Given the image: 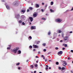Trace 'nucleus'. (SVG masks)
<instances>
[{
  "mask_svg": "<svg viewBox=\"0 0 73 73\" xmlns=\"http://www.w3.org/2000/svg\"><path fill=\"white\" fill-rule=\"evenodd\" d=\"M18 69L19 70H20V67H18Z\"/></svg>",
  "mask_w": 73,
  "mask_h": 73,
  "instance_id": "603ef678",
  "label": "nucleus"
},
{
  "mask_svg": "<svg viewBox=\"0 0 73 73\" xmlns=\"http://www.w3.org/2000/svg\"><path fill=\"white\" fill-rule=\"evenodd\" d=\"M37 66H38L37 64H35V67H37Z\"/></svg>",
  "mask_w": 73,
  "mask_h": 73,
  "instance_id": "e433bc0d",
  "label": "nucleus"
},
{
  "mask_svg": "<svg viewBox=\"0 0 73 73\" xmlns=\"http://www.w3.org/2000/svg\"><path fill=\"white\" fill-rule=\"evenodd\" d=\"M50 53H51V52H49L48 53V54H50Z\"/></svg>",
  "mask_w": 73,
  "mask_h": 73,
  "instance_id": "37998d69",
  "label": "nucleus"
},
{
  "mask_svg": "<svg viewBox=\"0 0 73 73\" xmlns=\"http://www.w3.org/2000/svg\"><path fill=\"white\" fill-rule=\"evenodd\" d=\"M63 62H64L63 64V66H64V67H65L66 68L65 65H67V63H66V62L65 61H63Z\"/></svg>",
  "mask_w": 73,
  "mask_h": 73,
  "instance_id": "7ed1b4c3",
  "label": "nucleus"
},
{
  "mask_svg": "<svg viewBox=\"0 0 73 73\" xmlns=\"http://www.w3.org/2000/svg\"><path fill=\"white\" fill-rule=\"evenodd\" d=\"M63 41L62 40H60V42H62Z\"/></svg>",
  "mask_w": 73,
  "mask_h": 73,
  "instance_id": "09e8293b",
  "label": "nucleus"
},
{
  "mask_svg": "<svg viewBox=\"0 0 73 73\" xmlns=\"http://www.w3.org/2000/svg\"><path fill=\"white\" fill-rule=\"evenodd\" d=\"M41 12H44V9H41Z\"/></svg>",
  "mask_w": 73,
  "mask_h": 73,
  "instance_id": "ea45409f",
  "label": "nucleus"
},
{
  "mask_svg": "<svg viewBox=\"0 0 73 73\" xmlns=\"http://www.w3.org/2000/svg\"><path fill=\"white\" fill-rule=\"evenodd\" d=\"M47 15H48V14H46V16H47Z\"/></svg>",
  "mask_w": 73,
  "mask_h": 73,
  "instance_id": "13d9d810",
  "label": "nucleus"
},
{
  "mask_svg": "<svg viewBox=\"0 0 73 73\" xmlns=\"http://www.w3.org/2000/svg\"><path fill=\"white\" fill-rule=\"evenodd\" d=\"M71 52H72V53H73V50H71Z\"/></svg>",
  "mask_w": 73,
  "mask_h": 73,
  "instance_id": "79ce46f5",
  "label": "nucleus"
},
{
  "mask_svg": "<svg viewBox=\"0 0 73 73\" xmlns=\"http://www.w3.org/2000/svg\"><path fill=\"white\" fill-rule=\"evenodd\" d=\"M40 41H38L36 43L37 44H38L40 43Z\"/></svg>",
  "mask_w": 73,
  "mask_h": 73,
  "instance_id": "c85d7f7f",
  "label": "nucleus"
},
{
  "mask_svg": "<svg viewBox=\"0 0 73 73\" xmlns=\"http://www.w3.org/2000/svg\"><path fill=\"white\" fill-rule=\"evenodd\" d=\"M19 49V47H15L13 50V51L15 53H16L17 51Z\"/></svg>",
  "mask_w": 73,
  "mask_h": 73,
  "instance_id": "f257e3e1",
  "label": "nucleus"
},
{
  "mask_svg": "<svg viewBox=\"0 0 73 73\" xmlns=\"http://www.w3.org/2000/svg\"><path fill=\"white\" fill-rule=\"evenodd\" d=\"M29 38H30V39H32V37L31 36H30L29 37Z\"/></svg>",
  "mask_w": 73,
  "mask_h": 73,
  "instance_id": "58836bf2",
  "label": "nucleus"
},
{
  "mask_svg": "<svg viewBox=\"0 0 73 73\" xmlns=\"http://www.w3.org/2000/svg\"><path fill=\"white\" fill-rule=\"evenodd\" d=\"M50 12H54V11L52 9H50Z\"/></svg>",
  "mask_w": 73,
  "mask_h": 73,
  "instance_id": "b1692460",
  "label": "nucleus"
},
{
  "mask_svg": "<svg viewBox=\"0 0 73 73\" xmlns=\"http://www.w3.org/2000/svg\"><path fill=\"white\" fill-rule=\"evenodd\" d=\"M56 22H58V23H60L62 21V19H60V18H58L56 20Z\"/></svg>",
  "mask_w": 73,
  "mask_h": 73,
  "instance_id": "f03ea898",
  "label": "nucleus"
},
{
  "mask_svg": "<svg viewBox=\"0 0 73 73\" xmlns=\"http://www.w3.org/2000/svg\"><path fill=\"white\" fill-rule=\"evenodd\" d=\"M45 62H46V61H47V59H45Z\"/></svg>",
  "mask_w": 73,
  "mask_h": 73,
  "instance_id": "a19ab883",
  "label": "nucleus"
},
{
  "mask_svg": "<svg viewBox=\"0 0 73 73\" xmlns=\"http://www.w3.org/2000/svg\"><path fill=\"white\" fill-rule=\"evenodd\" d=\"M42 5H44V3H42Z\"/></svg>",
  "mask_w": 73,
  "mask_h": 73,
  "instance_id": "8fccbe9b",
  "label": "nucleus"
},
{
  "mask_svg": "<svg viewBox=\"0 0 73 73\" xmlns=\"http://www.w3.org/2000/svg\"><path fill=\"white\" fill-rule=\"evenodd\" d=\"M30 67H31V68H32V69H33V68H34V66H33V65H31Z\"/></svg>",
  "mask_w": 73,
  "mask_h": 73,
  "instance_id": "aec40b11",
  "label": "nucleus"
},
{
  "mask_svg": "<svg viewBox=\"0 0 73 73\" xmlns=\"http://www.w3.org/2000/svg\"><path fill=\"white\" fill-rule=\"evenodd\" d=\"M16 18H17V19H19V18H20V15L18 14V15H16Z\"/></svg>",
  "mask_w": 73,
  "mask_h": 73,
  "instance_id": "6e6552de",
  "label": "nucleus"
},
{
  "mask_svg": "<svg viewBox=\"0 0 73 73\" xmlns=\"http://www.w3.org/2000/svg\"><path fill=\"white\" fill-rule=\"evenodd\" d=\"M55 49L56 50H58V47H56Z\"/></svg>",
  "mask_w": 73,
  "mask_h": 73,
  "instance_id": "473e14b6",
  "label": "nucleus"
},
{
  "mask_svg": "<svg viewBox=\"0 0 73 73\" xmlns=\"http://www.w3.org/2000/svg\"><path fill=\"white\" fill-rule=\"evenodd\" d=\"M7 49H8V50H9L11 49V47H8L7 48Z\"/></svg>",
  "mask_w": 73,
  "mask_h": 73,
  "instance_id": "2f4dec72",
  "label": "nucleus"
},
{
  "mask_svg": "<svg viewBox=\"0 0 73 73\" xmlns=\"http://www.w3.org/2000/svg\"><path fill=\"white\" fill-rule=\"evenodd\" d=\"M29 48L30 49H31V48H32V46H30Z\"/></svg>",
  "mask_w": 73,
  "mask_h": 73,
  "instance_id": "c756f323",
  "label": "nucleus"
},
{
  "mask_svg": "<svg viewBox=\"0 0 73 73\" xmlns=\"http://www.w3.org/2000/svg\"><path fill=\"white\" fill-rule=\"evenodd\" d=\"M6 7L7 9H9V6H8V5L6 6Z\"/></svg>",
  "mask_w": 73,
  "mask_h": 73,
  "instance_id": "dca6fc26",
  "label": "nucleus"
},
{
  "mask_svg": "<svg viewBox=\"0 0 73 73\" xmlns=\"http://www.w3.org/2000/svg\"><path fill=\"white\" fill-rule=\"evenodd\" d=\"M18 54H21V52L20 50H18Z\"/></svg>",
  "mask_w": 73,
  "mask_h": 73,
  "instance_id": "4468645a",
  "label": "nucleus"
},
{
  "mask_svg": "<svg viewBox=\"0 0 73 73\" xmlns=\"http://www.w3.org/2000/svg\"><path fill=\"white\" fill-rule=\"evenodd\" d=\"M36 73V71H34V73Z\"/></svg>",
  "mask_w": 73,
  "mask_h": 73,
  "instance_id": "4d7b16f0",
  "label": "nucleus"
},
{
  "mask_svg": "<svg viewBox=\"0 0 73 73\" xmlns=\"http://www.w3.org/2000/svg\"><path fill=\"white\" fill-rule=\"evenodd\" d=\"M53 5V2L52 1L51 2V5Z\"/></svg>",
  "mask_w": 73,
  "mask_h": 73,
  "instance_id": "412c9836",
  "label": "nucleus"
},
{
  "mask_svg": "<svg viewBox=\"0 0 73 73\" xmlns=\"http://www.w3.org/2000/svg\"><path fill=\"white\" fill-rule=\"evenodd\" d=\"M36 63H38V61H36Z\"/></svg>",
  "mask_w": 73,
  "mask_h": 73,
  "instance_id": "052dcab7",
  "label": "nucleus"
},
{
  "mask_svg": "<svg viewBox=\"0 0 73 73\" xmlns=\"http://www.w3.org/2000/svg\"><path fill=\"white\" fill-rule=\"evenodd\" d=\"M9 47H10V48H11V45H9Z\"/></svg>",
  "mask_w": 73,
  "mask_h": 73,
  "instance_id": "0e129e2a",
  "label": "nucleus"
},
{
  "mask_svg": "<svg viewBox=\"0 0 73 73\" xmlns=\"http://www.w3.org/2000/svg\"><path fill=\"white\" fill-rule=\"evenodd\" d=\"M72 31H70L69 33H72Z\"/></svg>",
  "mask_w": 73,
  "mask_h": 73,
  "instance_id": "c03bdc74",
  "label": "nucleus"
},
{
  "mask_svg": "<svg viewBox=\"0 0 73 73\" xmlns=\"http://www.w3.org/2000/svg\"><path fill=\"white\" fill-rule=\"evenodd\" d=\"M29 19H30V21L31 22H32L33 21V18L32 17H30L29 18Z\"/></svg>",
  "mask_w": 73,
  "mask_h": 73,
  "instance_id": "1a4fd4ad",
  "label": "nucleus"
},
{
  "mask_svg": "<svg viewBox=\"0 0 73 73\" xmlns=\"http://www.w3.org/2000/svg\"><path fill=\"white\" fill-rule=\"evenodd\" d=\"M62 53H63V52L61 51L58 52V54H60V55H59V56H61V55H62Z\"/></svg>",
  "mask_w": 73,
  "mask_h": 73,
  "instance_id": "39448f33",
  "label": "nucleus"
},
{
  "mask_svg": "<svg viewBox=\"0 0 73 73\" xmlns=\"http://www.w3.org/2000/svg\"><path fill=\"white\" fill-rule=\"evenodd\" d=\"M58 33H61V30H58Z\"/></svg>",
  "mask_w": 73,
  "mask_h": 73,
  "instance_id": "6ab92c4d",
  "label": "nucleus"
},
{
  "mask_svg": "<svg viewBox=\"0 0 73 73\" xmlns=\"http://www.w3.org/2000/svg\"><path fill=\"white\" fill-rule=\"evenodd\" d=\"M19 23H22V21L20 20L19 21Z\"/></svg>",
  "mask_w": 73,
  "mask_h": 73,
  "instance_id": "a878e982",
  "label": "nucleus"
},
{
  "mask_svg": "<svg viewBox=\"0 0 73 73\" xmlns=\"http://www.w3.org/2000/svg\"><path fill=\"white\" fill-rule=\"evenodd\" d=\"M43 51L44 52H46V49H44L43 50Z\"/></svg>",
  "mask_w": 73,
  "mask_h": 73,
  "instance_id": "c9c22d12",
  "label": "nucleus"
},
{
  "mask_svg": "<svg viewBox=\"0 0 73 73\" xmlns=\"http://www.w3.org/2000/svg\"><path fill=\"white\" fill-rule=\"evenodd\" d=\"M35 7L36 8H38V7H39V5H38V4H35Z\"/></svg>",
  "mask_w": 73,
  "mask_h": 73,
  "instance_id": "9b49d317",
  "label": "nucleus"
},
{
  "mask_svg": "<svg viewBox=\"0 0 73 73\" xmlns=\"http://www.w3.org/2000/svg\"><path fill=\"white\" fill-rule=\"evenodd\" d=\"M51 33H50V32H49L48 33V35H50Z\"/></svg>",
  "mask_w": 73,
  "mask_h": 73,
  "instance_id": "bb28decb",
  "label": "nucleus"
},
{
  "mask_svg": "<svg viewBox=\"0 0 73 73\" xmlns=\"http://www.w3.org/2000/svg\"><path fill=\"white\" fill-rule=\"evenodd\" d=\"M42 57H44V55H42L41 56Z\"/></svg>",
  "mask_w": 73,
  "mask_h": 73,
  "instance_id": "6e6d98bb",
  "label": "nucleus"
},
{
  "mask_svg": "<svg viewBox=\"0 0 73 73\" xmlns=\"http://www.w3.org/2000/svg\"><path fill=\"white\" fill-rule=\"evenodd\" d=\"M33 50L34 52H35V50H36V49H33Z\"/></svg>",
  "mask_w": 73,
  "mask_h": 73,
  "instance_id": "a18cd8bd",
  "label": "nucleus"
},
{
  "mask_svg": "<svg viewBox=\"0 0 73 73\" xmlns=\"http://www.w3.org/2000/svg\"><path fill=\"white\" fill-rule=\"evenodd\" d=\"M46 65V67L45 68V70H48V67H49V66L47 65Z\"/></svg>",
  "mask_w": 73,
  "mask_h": 73,
  "instance_id": "ddd939ff",
  "label": "nucleus"
},
{
  "mask_svg": "<svg viewBox=\"0 0 73 73\" xmlns=\"http://www.w3.org/2000/svg\"><path fill=\"white\" fill-rule=\"evenodd\" d=\"M43 58L44 60H45V57H43Z\"/></svg>",
  "mask_w": 73,
  "mask_h": 73,
  "instance_id": "680f3d73",
  "label": "nucleus"
},
{
  "mask_svg": "<svg viewBox=\"0 0 73 73\" xmlns=\"http://www.w3.org/2000/svg\"><path fill=\"white\" fill-rule=\"evenodd\" d=\"M40 66H42V64H40Z\"/></svg>",
  "mask_w": 73,
  "mask_h": 73,
  "instance_id": "338daca9",
  "label": "nucleus"
},
{
  "mask_svg": "<svg viewBox=\"0 0 73 73\" xmlns=\"http://www.w3.org/2000/svg\"><path fill=\"white\" fill-rule=\"evenodd\" d=\"M70 72H71V73H73V72L71 70L70 71Z\"/></svg>",
  "mask_w": 73,
  "mask_h": 73,
  "instance_id": "bf43d9fd",
  "label": "nucleus"
},
{
  "mask_svg": "<svg viewBox=\"0 0 73 73\" xmlns=\"http://www.w3.org/2000/svg\"><path fill=\"white\" fill-rule=\"evenodd\" d=\"M71 11H73V7H72V8L71 9Z\"/></svg>",
  "mask_w": 73,
  "mask_h": 73,
  "instance_id": "49530a36",
  "label": "nucleus"
},
{
  "mask_svg": "<svg viewBox=\"0 0 73 73\" xmlns=\"http://www.w3.org/2000/svg\"><path fill=\"white\" fill-rule=\"evenodd\" d=\"M22 12H23V13H25V10H21Z\"/></svg>",
  "mask_w": 73,
  "mask_h": 73,
  "instance_id": "a211bd4d",
  "label": "nucleus"
},
{
  "mask_svg": "<svg viewBox=\"0 0 73 73\" xmlns=\"http://www.w3.org/2000/svg\"><path fill=\"white\" fill-rule=\"evenodd\" d=\"M37 13H35L33 14V16H34V17H36V16H37Z\"/></svg>",
  "mask_w": 73,
  "mask_h": 73,
  "instance_id": "2eb2a0df",
  "label": "nucleus"
},
{
  "mask_svg": "<svg viewBox=\"0 0 73 73\" xmlns=\"http://www.w3.org/2000/svg\"><path fill=\"white\" fill-rule=\"evenodd\" d=\"M67 59H68V60H70V57L68 58Z\"/></svg>",
  "mask_w": 73,
  "mask_h": 73,
  "instance_id": "3c124183",
  "label": "nucleus"
},
{
  "mask_svg": "<svg viewBox=\"0 0 73 73\" xmlns=\"http://www.w3.org/2000/svg\"><path fill=\"white\" fill-rule=\"evenodd\" d=\"M49 62H50V61H51V60H49Z\"/></svg>",
  "mask_w": 73,
  "mask_h": 73,
  "instance_id": "69168bd1",
  "label": "nucleus"
},
{
  "mask_svg": "<svg viewBox=\"0 0 73 73\" xmlns=\"http://www.w3.org/2000/svg\"><path fill=\"white\" fill-rule=\"evenodd\" d=\"M28 62V60H26V62Z\"/></svg>",
  "mask_w": 73,
  "mask_h": 73,
  "instance_id": "e2e57ef3",
  "label": "nucleus"
},
{
  "mask_svg": "<svg viewBox=\"0 0 73 73\" xmlns=\"http://www.w3.org/2000/svg\"><path fill=\"white\" fill-rule=\"evenodd\" d=\"M48 68L49 69H51V67H50Z\"/></svg>",
  "mask_w": 73,
  "mask_h": 73,
  "instance_id": "5fc2aeb1",
  "label": "nucleus"
},
{
  "mask_svg": "<svg viewBox=\"0 0 73 73\" xmlns=\"http://www.w3.org/2000/svg\"><path fill=\"white\" fill-rule=\"evenodd\" d=\"M45 45H46V44L45 43H43L42 44L43 46H45Z\"/></svg>",
  "mask_w": 73,
  "mask_h": 73,
  "instance_id": "7c9ffc66",
  "label": "nucleus"
},
{
  "mask_svg": "<svg viewBox=\"0 0 73 73\" xmlns=\"http://www.w3.org/2000/svg\"><path fill=\"white\" fill-rule=\"evenodd\" d=\"M24 18H25V16L24 15H22L20 17L21 19H23Z\"/></svg>",
  "mask_w": 73,
  "mask_h": 73,
  "instance_id": "9d476101",
  "label": "nucleus"
},
{
  "mask_svg": "<svg viewBox=\"0 0 73 73\" xmlns=\"http://www.w3.org/2000/svg\"><path fill=\"white\" fill-rule=\"evenodd\" d=\"M56 65H58L59 63H58V62H56Z\"/></svg>",
  "mask_w": 73,
  "mask_h": 73,
  "instance_id": "5701e85b",
  "label": "nucleus"
},
{
  "mask_svg": "<svg viewBox=\"0 0 73 73\" xmlns=\"http://www.w3.org/2000/svg\"><path fill=\"white\" fill-rule=\"evenodd\" d=\"M22 25H25V23H24V22H23L22 23Z\"/></svg>",
  "mask_w": 73,
  "mask_h": 73,
  "instance_id": "f704fd0d",
  "label": "nucleus"
},
{
  "mask_svg": "<svg viewBox=\"0 0 73 73\" xmlns=\"http://www.w3.org/2000/svg\"><path fill=\"white\" fill-rule=\"evenodd\" d=\"M64 47H67V44H66L64 45Z\"/></svg>",
  "mask_w": 73,
  "mask_h": 73,
  "instance_id": "72a5a7b5",
  "label": "nucleus"
},
{
  "mask_svg": "<svg viewBox=\"0 0 73 73\" xmlns=\"http://www.w3.org/2000/svg\"><path fill=\"white\" fill-rule=\"evenodd\" d=\"M19 65H20V63H19V62H18V63H17L16 64V65H17V66Z\"/></svg>",
  "mask_w": 73,
  "mask_h": 73,
  "instance_id": "4be33fe9",
  "label": "nucleus"
},
{
  "mask_svg": "<svg viewBox=\"0 0 73 73\" xmlns=\"http://www.w3.org/2000/svg\"><path fill=\"white\" fill-rule=\"evenodd\" d=\"M42 20H45V18H44L43 17L41 18Z\"/></svg>",
  "mask_w": 73,
  "mask_h": 73,
  "instance_id": "cd10ccee",
  "label": "nucleus"
},
{
  "mask_svg": "<svg viewBox=\"0 0 73 73\" xmlns=\"http://www.w3.org/2000/svg\"><path fill=\"white\" fill-rule=\"evenodd\" d=\"M29 9L30 10H32V9H33V8L30 7L29 8Z\"/></svg>",
  "mask_w": 73,
  "mask_h": 73,
  "instance_id": "f3484780",
  "label": "nucleus"
},
{
  "mask_svg": "<svg viewBox=\"0 0 73 73\" xmlns=\"http://www.w3.org/2000/svg\"><path fill=\"white\" fill-rule=\"evenodd\" d=\"M36 58H38V56H36Z\"/></svg>",
  "mask_w": 73,
  "mask_h": 73,
  "instance_id": "864d4df0",
  "label": "nucleus"
},
{
  "mask_svg": "<svg viewBox=\"0 0 73 73\" xmlns=\"http://www.w3.org/2000/svg\"><path fill=\"white\" fill-rule=\"evenodd\" d=\"M62 50H65V48H62Z\"/></svg>",
  "mask_w": 73,
  "mask_h": 73,
  "instance_id": "de8ad7c7",
  "label": "nucleus"
},
{
  "mask_svg": "<svg viewBox=\"0 0 73 73\" xmlns=\"http://www.w3.org/2000/svg\"><path fill=\"white\" fill-rule=\"evenodd\" d=\"M45 7H47V5H45Z\"/></svg>",
  "mask_w": 73,
  "mask_h": 73,
  "instance_id": "774afa93",
  "label": "nucleus"
},
{
  "mask_svg": "<svg viewBox=\"0 0 73 73\" xmlns=\"http://www.w3.org/2000/svg\"><path fill=\"white\" fill-rule=\"evenodd\" d=\"M65 69V68L63 67L62 68V70H61V72H63V70H64Z\"/></svg>",
  "mask_w": 73,
  "mask_h": 73,
  "instance_id": "f8f14e48",
  "label": "nucleus"
},
{
  "mask_svg": "<svg viewBox=\"0 0 73 73\" xmlns=\"http://www.w3.org/2000/svg\"><path fill=\"white\" fill-rule=\"evenodd\" d=\"M64 40V41H66V40H68V37H67V36H66L65 37H64V38H63Z\"/></svg>",
  "mask_w": 73,
  "mask_h": 73,
  "instance_id": "423d86ee",
  "label": "nucleus"
},
{
  "mask_svg": "<svg viewBox=\"0 0 73 73\" xmlns=\"http://www.w3.org/2000/svg\"><path fill=\"white\" fill-rule=\"evenodd\" d=\"M33 48H38V46L35 44H33Z\"/></svg>",
  "mask_w": 73,
  "mask_h": 73,
  "instance_id": "20e7f679",
  "label": "nucleus"
},
{
  "mask_svg": "<svg viewBox=\"0 0 73 73\" xmlns=\"http://www.w3.org/2000/svg\"><path fill=\"white\" fill-rule=\"evenodd\" d=\"M29 12V9H28L27 10V12Z\"/></svg>",
  "mask_w": 73,
  "mask_h": 73,
  "instance_id": "4c0bfd02",
  "label": "nucleus"
},
{
  "mask_svg": "<svg viewBox=\"0 0 73 73\" xmlns=\"http://www.w3.org/2000/svg\"><path fill=\"white\" fill-rule=\"evenodd\" d=\"M31 29H36V27L35 26H31Z\"/></svg>",
  "mask_w": 73,
  "mask_h": 73,
  "instance_id": "0eeeda50",
  "label": "nucleus"
},
{
  "mask_svg": "<svg viewBox=\"0 0 73 73\" xmlns=\"http://www.w3.org/2000/svg\"><path fill=\"white\" fill-rule=\"evenodd\" d=\"M58 69H59V70H61V68L60 67H58Z\"/></svg>",
  "mask_w": 73,
  "mask_h": 73,
  "instance_id": "393cba45",
  "label": "nucleus"
}]
</instances>
